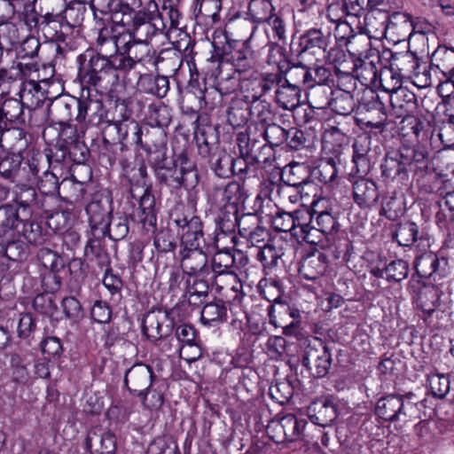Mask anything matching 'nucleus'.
Here are the masks:
<instances>
[{
  "instance_id": "c756f323",
  "label": "nucleus",
  "mask_w": 454,
  "mask_h": 454,
  "mask_svg": "<svg viewBox=\"0 0 454 454\" xmlns=\"http://www.w3.org/2000/svg\"><path fill=\"white\" fill-rule=\"evenodd\" d=\"M414 267L421 278H428L438 273L440 260L434 253L430 251V248L417 249Z\"/></svg>"
},
{
  "instance_id": "4d7b16f0",
  "label": "nucleus",
  "mask_w": 454,
  "mask_h": 454,
  "mask_svg": "<svg viewBox=\"0 0 454 454\" xmlns=\"http://www.w3.org/2000/svg\"><path fill=\"white\" fill-rule=\"evenodd\" d=\"M74 110L77 111L75 120L82 122L86 120L87 116L101 112L103 105L98 100H92L90 98L74 99Z\"/></svg>"
},
{
  "instance_id": "13d9d810",
  "label": "nucleus",
  "mask_w": 454,
  "mask_h": 454,
  "mask_svg": "<svg viewBox=\"0 0 454 454\" xmlns=\"http://www.w3.org/2000/svg\"><path fill=\"white\" fill-rule=\"evenodd\" d=\"M137 395L140 397L144 407L149 410H158L164 403V395L155 383L144 390H139Z\"/></svg>"
},
{
  "instance_id": "7ed1b4c3",
  "label": "nucleus",
  "mask_w": 454,
  "mask_h": 454,
  "mask_svg": "<svg viewBox=\"0 0 454 454\" xmlns=\"http://www.w3.org/2000/svg\"><path fill=\"white\" fill-rule=\"evenodd\" d=\"M157 180L170 188H194L199 183L196 164L183 151L171 161L163 160L155 168Z\"/></svg>"
},
{
  "instance_id": "49530a36",
  "label": "nucleus",
  "mask_w": 454,
  "mask_h": 454,
  "mask_svg": "<svg viewBox=\"0 0 454 454\" xmlns=\"http://www.w3.org/2000/svg\"><path fill=\"white\" fill-rule=\"evenodd\" d=\"M306 90H308L307 97L311 107L325 109L330 106L334 91L330 86L327 84H316Z\"/></svg>"
},
{
  "instance_id": "f03ea898",
  "label": "nucleus",
  "mask_w": 454,
  "mask_h": 454,
  "mask_svg": "<svg viewBox=\"0 0 454 454\" xmlns=\"http://www.w3.org/2000/svg\"><path fill=\"white\" fill-rule=\"evenodd\" d=\"M237 28L239 29L237 35L239 38L234 40L233 43H229L223 48L221 63L226 67L231 66V71L242 75L251 72L256 65L254 51L249 45L256 26L251 21L244 20L238 23Z\"/></svg>"
},
{
  "instance_id": "774afa93",
  "label": "nucleus",
  "mask_w": 454,
  "mask_h": 454,
  "mask_svg": "<svg viewBox=\"0 0 454 454\" xmlns=\"http://www.w3.org/2000/svg\"><path fill=\"white\" fill-rule=\"evenodd\" d=\"M102 232H108L113 240L123 239L129 233L128 221L126 218L119 217L107 221V225L101 228Z\"/></svg>"
},
{
  "instance_id": "864d4df0",
  "label": "nucleus",
  "mask_w": 454,
  "mask_h": 454,
  "mask_svg": "<svg viewBox=\"0 0 454 454\" xmlns=\"http://www.w3.org/2000/svg\"><path fill=\"white\" fill-rule=\"evenodd\" d=\"M354 99L350 91L347 90H335L333 91L330 107L340 115H348L354 109Z\"/></svg>"
},
{
  "instance_id": "680f3d73",
  "label": "nucleus",
  "mask_w": 454,
  "mask_h": 454,
  "mask_svg": "<svg viewBox=\"0 0 454 454\" xmlns=\"http://www.w3.org/2000/svg\"><path fill=\"white\" fill-rule=\"evenodd\" d=\"M427 387L433 396L443 398L450 391V380L444 374L431 373L427 376Z\"/></svg>"
},
{
  "instance_id": "603ef678",
  "label": "nucleus",
  "mask_w": 454,
  "mask_h": 454,
  "mask_svg": "<svg viewBox=\"0 0 454 454\" xmlns=\"http://www.w3.org/2000/svg\"><path fill=\"white\" fill-rule=\"evenodd\" d=\"M86 444L88 449L94 450L98 454H112L115 450L114 435L108 432L101 435L90 433L86 439Z\"/></svg>"
},
{
  "instance_id": "473e14b6",
  "label": "nucleus",
  "mask_w": 454,
  "mask_h": 454,
  "mask_svg": "<svg viewBox=\"0 0 454 454\" xmlns=\"http://www.w3.org/2000/svg\"><path fill=\"white\" fill-rule=\"evenodd\" d=\"M301 90L295 85L285 81L276 89V103L285 110H294L300 106Z\"/></svg>"
},
{
  "instance_id": "4be33fe9",
  "label": "nucleus",
  "mask_w": 454,
  "mask_h": 454,
  "mask_svg": "<svg viewBox=\"0 0 454 454\" xmlns=\"http://www.w3.org/2000/svg\"><path fill=\"white\" fill-rule=\"evenodd\" d=\"M307 412L312 423L323 427L330 426L338 416L336 405L327 399L311 403Z\"/></svg>"
},
{
  "instance_id": "b1692460",
  "label": "nucleus",
  "mask_w": 454,
  "mask_h": 454,
  "mask_svg": "<svg viewBox=\"0 0 454 454\" xmlns=\"http://www.w3.org/2000/svg\"><path fill=\"white\" fill-rule=\"evenodd\" d=\"M353 198L360 207H372L379 199L376 184L366 178H360L353 184Z\"/></svg>"
},
{
  "instance_id": "7c9ffc66",
  "label": "nucleus",
  "mask_w": 454,
  "mask_h": 454,
  "mask_svg": "<svg viewBox=\"0 0 454 454\" xmlns=\"http://www.w3.org/2000/svg\"><path fill=\"white\" fill-rule=\"evenodd\" d=\"M176 336L179 342L183 345L179 348L180 357L187 353L188 349H193L194 354L192 356H186L185 360L192 362L196 361L200 356V349L195 343L196 331L191 325L184 324L179 325L176 330Z\"/></svg>"
},
{
  "instance_id": "69168bd1",
  "label": "nucleus",
  "mask_w": 454,
  "mask_h": 454,
  "mask_svg": "<svg viewBox=\"0 0 454 454\" xmlns=\"http://www.w3.org/2000/svg\"><path fill=\"white\" fill-rule=\"evenodd\" d=\"M153 246L160 253H168L176 247L175 234L169 229H161L154 236Z\"/></svg>"
},
{
  "instance_id": "ea45409f",
  "label": "nucleus",
  "mask_w": 454,
  "mask_h": 454,
  "mask_svg": "<svg viewBox=\"0 0 454 454\" xmlns=\"http://www.w3.org/2000/svg\"><path fill=\"white\" fill-rule=\"evenodd\" d=\"M226 119L234 129L244 126L249 119L247 103L239 97L232 98L226 110Z\"/></svg>"
},
{
  "instance_id": "6e6552de",
  "label": "nucleus",
  "mask_w": 454,
  "mask_h": 454,
  "mask_svg": "<svg viewBox=\"0 0 454 454\" xmlns=\"http://www.w3.org/2000/svg\"><path fill=\"white\" fill-rule=\"evenodd\" d=\"M113 43L115 51L127 53L135 65L150 62L155 55L150 43L135 40L129 33H118L113 38Z\"/></svg>"
},
{
  "instance_id": "cd10ccee",
  "label": "nucleus",
  "mask_w": 454,
  "mask_h": 454,
  "mask_svg": "<svg viewBox=\"0 0 454 454\" xmlns=\"http://www.w3.org/2000/svg\"><path fill=\"white\" fill-rule=\"evenodd\" d=\"M155 200L148 188H145L139 199L137 219L143 228L149 231L156 226L157 217L155 214Z\"/></svg>"
},
{
  "instance_id": "f257e3e1",
  "label": "nucleus",
  "mask_w": 454,
  "mask_h": 454,
  "mask_svg": "<svg viewBox=\"0 0 454 454\" xmlns=\"http://www.w3.org/2000/svg\"><path fill=\"white\" fill-rule=\"evenodd\" d=\"M328 200L325 198L312 202V215L316 228L313 231H318L324 236L317 243L323 249L329 250L335 259H342L348 262L352 248L351 242L346 238L338 235L339 223L336 218L327 208Z\"/></svg>"
},
{
  "instance_id": "f8f14e48",
  "label": "nucleus",
  "mask_w": 454,
  "mask_h": 454,
  "mask_svg": "<svg viewBox=\"0 0 454 454\" xmlns=\"http://www.w3.org/2000/svg\"><path fill=\"white\" fill-rule=\"evenodd\" d=\"M142 329L146 338L154 342L171 334L173 322L166 311H150L144 318Z\"/></svg>"
},
{
  "instance_id": "0e129e2a",
  "label": "nucleus",
  "mask_w": 454,
  "mask_h": 454,
  "mask_svg": "<svg viewBox=\"0 0 454 454\" xmlns=\"http://www.w3.org/2000/svg\"><path fill=\"white\" fill-rule=\"evenodd\" d=\"M221 9V0H200L195 7V12H197V17L211 19L213 22H215L219 20Z\"/></svg>"
},
{
  "instance_id": "052dcab7",
  "label": "nucleus",
  "mask_w": 454,
  "mask_h": 454,
  "mask_svg": "<svg viewBox=\"0 0 454 454\" xmlns=\"http://www.w3.org/2000/svg\"><path fill=\"white\" fill-rule=\"evenodd\" d=\"M108 59L109 71L111 77L114 80L118 79V71L128 72L131 70L135 64L127 53L120 52L116 51L114 55H111Z\"/></svg>"
},
{
  "instance_id": "0eeeda50",
  "label": "nucleus",
  "mask_w": 454,
  "mask_h": 454,
  "mask_svg": "<svg viewBox=\"0 0 454 454\" xmlns=\"http://www.w3.org/2000/svg\"><path fill=\"white\" fill-rule=\"evenodd\" d=\"M238 145L241 156L247 161L256 163L265 168L274 160L273 148L262 138L257 139L251 134L240 133L238 136Z\"/></svg>"
},
{
  "instance_id": "a211bd4d",
  "label": "nucleus",
  "mask_w": 454,
  "mask_h": 454,
  "mask_svg": "<svg viewBox=\"0 0 454 454\" xmlns=\"http://www.w3.org/2000/svg\"><path fill=\"white\" fill-rule=\"evenodd\" d=\"M154 376L152 368L144 364H137L130 367L125 374L124 383L130 392L139 394L153 384Z\"/></svg>"
},
{
  "instance_id": "9b49d317",
  "label": "nucleus",
  "mask_w": 454,
  "mask_h": 454,
  "mask_svg": "<svg viewBox=\"0 0 454 454\" xmlns=\"http://www.w3.org/2000/svg\"><path fill=\"white\" fill-rule=\"evenodd\" d=\"M174 223L181 236V248H198L204 243L203 223L197 215H177Z\"/></svg>"
},
{
  "instance_id": "6e6d98bb",
  "label": "nucleus",
  "mask_w": 454,
  "mask_h": 454,
  "mask_svg": "<svg viewBox=\"0 0 454 454\" xmlns=\"http://www.w3.org/2000/svg\"><path fill=\"white\" fill-rule=\"evenodd\" d=\"M224 95L213 84L205 86L203 90H199L197 98L200 99V105L207 110H214L223 105Z\"/></svg>"
},
{
  "instance_id": "9d476101",
  "label": "nucleus",
  "mask_w": 454,
  "mask_h": 454,
  "mask_svg": "<svg viewBox=\"0 0 454 454\" xmlns=\"http://www.w3.org/2000/svg\"><path fill=\"white\" fill-rule=\"evenodd\" d=\"M414 409L411 402H405L400 395H389L378 401L376 414L387 421H405L411 417Z\"/></svg>"
},
{
  "instance_id": "72a5a7b5",
  "label": "nucleus",
  "mask_w": 454,
  "mask_h": 454,
  "mask_svg": "<svg viewBox=\"0 0 454 454\" xmlns=\"http://www.w3.org/2000/svg\"><path fill=\"white\" fill-rule=\"evenodd\" d=\"M214 199L219 206H231L233 209L232 215H236L235 206L241 201L242 188L238 182H230L223 188L218 187L215 190Z\"/></svg>"
},
{
  "instance_id": "37998d69",
  "label": "nucleus",
  "mask_w": 454,
  "mask_h": 454,
  "mask_svg": "<svg viewBox=\"0 0 454 454\" xmlns=\"http://www.w3.org/2000/svg\"><path fill=\"white\" fill-rule=\"evenodd\" d=\"M139 86L145 93L162 98L169 90V82L168 77L164 75L146 74L140 77Z\"/></svg>"
},
{
  "instance_id": "bf43d9fd",
  "label": "nucleus",
  "mask_w": 454,
  "mask_h": 454,
  "mask_svg": "<svg viewBox=\"0 0 454 454\" xmlns=\"http://www.w3.org/2000/svg\"><path fill=\"white\" fill-rule=\"evenodd\" d=\"M379 271V274L374 272L375 276L382 278L383 272H385L387 281L400 282L407 278L409 264L403 260H395L388 263L383 270Z\"/></svg>"
},
{
  "instance_id": "aec40b11",
  "label": "nucleus",
  "mask_w": 454,
  "mask_h": 454,
  "mask_svg": "<svg viewBox=\"0 0 454 454\" xmlns=\"http://www.w3.org/2000/svg\"><path fill=\"white\" fill-rule=\"evenodd\" d=\"M130 131L133 133L134 143L140 145L148 153L159 152L165 146V135L160 129H146L144 134L137 122L130 121Z\"/></svg>"
},
{
  "instance_id": "4468645a",
  "label": "nucleus",
  "mask_w": 454,
  "mask_h": 454,
  "mask_svg": "<svg viewBox=\"0 0 454 454\" xmlns=\"http://www.w3.org/2000/svg\"><path fill=\"white\" fill-rule=\"evenodd\" d=\"M0 214L3 216L2 223H1V231L3 239H6L7 237H10V242H14L13 239V231L16 230L20 224L23 223V232L24 236L29 242H35V238H32L31 234L27 233V226L29 225L30 228L33 227V224L27 223L29 218H25L23 216V212L12 205H6L0 208Z\"/></svg>"
},
{
  "instance_id": "dca6fc26",
  "label": "nucleus",
  "mask_w": 454,
  "mask_h": 454,
  "mask_svg": "<svg viewBox=\"0 0 454 454\" xmlns=\"http://www.w3.org/2000/svg\"><path fill=\"white\" fill-rule=\"evenodd\" d=\"M302 364L311 372L313 376L325 377L328 374L332 364V356L328 348L322 346L317 349L309 347L302 358Z\"/></svg>"
},
{
  "instance_id": "39448f33",
  "label": "nucleus",
  "mask_w": 454,
  "mask_h": 454,
  "mask_svg": "<svg viewBox=\"0 0 454 454\" xmlns=\"http://www.w3.org/2000/svg\"><path fill=\"white\" fill-rule=\"evenodd\" d=\"M78 78L82 84L99 86L112 79L108 59L94 51H86L77 58Z\"/></svg>"
},
{
  "instance_id": "5701e85b",
  "label": "nucleus",
  "mask_w": 454,
  "mask_h": 454,
  "mask_svg": "<svg viewBox=\"0 0 454 454\" xmlns=\"http://www.w3.org/2000/svg\"><path fill=\"white\" fill-rule=\"evenodd\" d=\"M26 106L20 99L8 98L0 107V130H8L9 124H23L26 121L24 107Z\"/></svg>"
},
{
  "instance_id": "c9c22d12",
  "label": "nucleus",
  "mask_w": 454,
  "mask_h": 454,
  "mask_svg": "<svg viewBox=\"0 0 454 454\" xmlns=\"http://www.w3.org/2000/svg\"><path fill=\"white\" fill-rule=\"evenodd\" d=\"M346 46L349 54V58L355 60H361L367 59L372 51H377L372 48L371 38L363 33L358 35H352L348 37Z\"/></svg>"
},
{
  "instance_id": "e2e57ef3",
  "label": "nucleus",
  "mask_w": 454,
  "mask_h": 454,
  "mask_svg": "<svg viewBox=\"0 0 454 454\" xmlns=\"http://www.w3.org/2000/svg\"><path fill=\"white\" fill-rule=\"evenodd\" d=\"M283 254L281 248H277L270 244H263L257 253V258L264 268H273L278 265Z\"/></svg>"
},
{
  "instance_id": "bb28decb",
  "label": "nucleus",
  "mask_w": 454,
  "mask_h": 454,
  "mask_svg": "<svg viewBox=\"0 0 454 454\" xmlns=\"http://www.w3.org/2000/svg\"><path fill=\"white\" fill-rule=\"evenodd\" d=\"M294 217V229L292 230V235L296 239H301L307 243H317L312 239L313 231L316 228L313 221L312 212L307 210H296L292 213Z\"/></svg>"
},
{
  "instance_id": "09e8293b",
  "label": "nucleus",
  "mask_w": 454,
  "mask_h": 454,
  "mask_svg": "<svg viewBox=\"0 0 454 454\" xmlns=\"http://www.w3.org/2000/svg\"><path fill=\"white\" fill-rule=\"evenodd\" d=\"M201 322L205 325H216L227 319V308L222 301L207 303L201 310Z\"/></svg>"
},
{
  "instance_id": "2f4dec72",
  "label": "nucleus",
  "mask_w": 454,
  "mask_h": 454,
  "mask_svg": "<svg viewBox=\"0 0 454 454\" xmlns=\"http://www.w3.org/2000/svg\"><path fill=\"white\" fill-rule=\"evenodd\" d=\"M274 301L275 304L270 305L269 308L270 323L276 327H281L283 333L286 335L294 334L297 323L292 320L289 324H284L285 317H294L290 308L285 303L278 302V298H275Z\"/></svg>"
},
{
  "instance_id": "338daca9",
  "label": "nucleus",
  "mask_w": 454,
  "mask_h": 454,
  "mask_svg": "<svg viewBox=\"0 0 454 454\" xmlns=\"http://www.w3.org/2000/svg\"><path fill=\"white\" fill-rule=\"evenodd\" d=\"M301 45L304 50L318 48L325 51L327 46V36L320 29L312 28L301 37Z\"/></svg>"
},
{
  "instance_id": "3c124183",
  "label": "nucleus",
  "mask_w": 454,
  "mask_h": 454,
  "mask_svg": "<svg viewBox=\"0 0 454 454\" xmlns=\"http://www.w3.org/2000/svg\"><path fill=\"white\" fill-rule=\"evenodd\" d=\"M380 168L382 176L386 178H400L401 180H406L408 178V173L404 164H403L401 153L395 156L387 155Z\"/></svg>"
},
{
  "instance_id": "a878e982",
  "label": "nucleus",
  "mask_w": 454,
  "mask_h": 454,
  "mask_svg": "<svg viewBox=\"0 0 454 454\" xmlns=\"http://www.w3.org/2000/svg\"><path fill=\"white\" fill-rule=\"evenodd\" d=\"M392 114L404 120L411 116L416 106V96L407 89H399L396 93L390 95Z\"/></svg>"
},
{
  "instance_id": "412c9836",
  "label": "nucleus",
  "mask_w": 454,
  "mask_h": 454,
  "mask_svg": "<svg viewBox=\"0 0 454 454\" xmlns=\"http://www.w3.org/2000/svg\"><path fill=\"white\" fill-rule=\"evenodd\" d=\"M403 164L407 173L423 176L428 168V152L422 146L407 147L401 150Z\"/></svg>"
},
{
  "instance_id": "393cba45",
  "label": "nucleus",
  "mask_w": 454,
  "mask_h": 454,
  "mask_svg": "<svg viewBox=\"0 0 454 454\" xmlns=\"http://www.w3.org/2000/svg\"><path fill=\"white\" fill-rule=\"evenodd\" d=\"M327 266V256L324 253H313L302 260L299 272L305 279L316 280L325 274Z\"/></svg>"
},
{
  "instance_id": "a18cd8bd",
  "label": "nucleus",
  "mask_w": 454,
  "mask_h": 454,
  "mask_svg": "<svg viewBox=\"0 0 454 454\" xmlns=\"http://www.w3.org/2000/svg\"><path fill=\"white\" fill-rule=\"evenodd\" d=\"M431 63L442 75L454 74V49L439 46L432 54Z\"/></svg>"
},
{
  "instance_id": "5fc2aeb1",
  "label": "nucleus",
  "mask_w": 454,
  "mask_h": 454,
  "mask_svg": "<svg viewBox=\"0 0 454 454\" xmlns=\"http://www.w3.org/2000/svg\"><path fill=\"white\" fill-rule=\"evenodd\" d=\"M270 0H251L248 4L247 15L253 23L265 22L274 13Z\"/></svg>"
},
{
  "instance_id": "2eb2a0df",
  "label": "nucleus",
  "mask_w": 454,
  "mask_h": 454,
  "mask_svg": "<svg viewBox=\"0 0 454 454\" xmlns=\"http://www.w3.org/2000/svg\"><path fill=\"white\" fill-rule=\"evenodd\" d=\"M394 237L400 246L409 247L414 244L415 250L420 248L427 250L431 247L429 235L425 231L419 232V226L413 222L399 223Z\"/></svg>"
},
{
  "instance_id": "6ab92c4d",
  "label": "nucleus",
  "mask_w": 454,
  "mask_h": 454,
  "mask_svg": "<svg viewBox=\"0 0 454 454\" xmlns=\"http://www.w3.org/2000/svg\"><path fill=\"white\" fill-rule=\"evenodd\" d=\"M180 257L183 273L189 276H201L207 270V256L201 247L181 248Z\"/></svg>"
},
{
  "instance_id": "f3484780",
  "label": "nucleus",
  "mask_w": 454,
  "mask_h": 454,
  "mask_svg": "<svg viewBox=\"0 0 454 454\" xmlns=\"http://www.w3.org/2000/svg\"><path fill=\"white\" fill-rule=\"evenodd\" d=\"M380 56L379 51H372L367 59L354 61V72L357 79L366 86L377 88L379 82Z\"/></svg>"
},
{
  "instance_id": "1a4fd4ad",
  "label": "nucleus",
  "mask_w": 454,
  "mask_h": 454,
  "mask_svg": "<svg viewBox=\"0 0 454 454\" xmlns=\"http://www.w3.org/2000/svg\"><path fill=\"white\" fill-rule=\"evenodd\" d=\"M307 421L303 419H299L293 414H287L282 417L277 423L270 427V430L277 433L271 438L277 443L284 442L305 441L309 442L310 439L305 433Z\"/></svg>"
},
{
  "instance_id": "4c0bfd02",
  "label": "nucleus",
  "mask_w": 454,
  "mask_h": 454,
  "mask_svg": "<svg viewBox=\"0 0 454 454\" xmlns=\"http://www.w3.org/2000/svg\"><path fill=\"white\" fill-rule=\"evenodd\" d=\"M353 163L356 168V174L366 175L371 168L368 159L370 138L366 136L359 137L353 145Z\"/></svg>"
},
{
  "instance_id": "f704fd0d",
  "label": "nucleus",
  "mask_w": 454,
  "mask_h": 454,
  "mask_svg": "<svg viewBox=\"0 0 454 454\" xmlns=\"http://www.w3.org/2000/svg\"><path fill=\"white\" fill-rule=\"evenodd\" d=\"M326 61L334 67L335 72L353 81L354 60L344 50L339 47L331 48L325 56Z\"/></svg>"
},
{
  "instance_id": "423d86ee",
  "label": "nucleus",
  "mask_w": 454,
  "mask_h": 454,
  "mask_svg": "<svg viewBox=\"0 0 454 454\" xmlns=\"http://www.w3.org/2000/svg\"><path fill=\"white\" fill-rule=\"evenodd\" d=\"M223 231L239 228V234L246 239L248 247H261L269 237L268 231L259 225L258 218L254 215H244L240 218L233 215V219L222 220L220 223Z\"/></svg>"
},
{
  "instance_id": "de8ad7c7",
  "label": "nucleus",
  "mask_w": 454,
  "mask_h": 454,
  "mask_svg": "<svg viewBox=\"0 0 454 454\" xmlns=\"http://www.w3.org/2000/svg\"><path fill=\"white\" fill-rule=\"evenodd\" d=\"M86 213L92 229H100L107 225L111 211L106 204L100 200H92L86 207Z\"/></svg>"
},
{
  "instance_id": "58836bf2",
  "label": "nucleus",
  "mask_w": 454,
  "mask_h": 454,
  "mask_svg": "<svg viewBox=\"0 0 454 454\" xmlns=\"http://www.w3.org/2000/svg\"><path fill=\"white\" fill-rule=\"evenodd\" d=\"M390 63L403 79L413 78L417 70L421 68L418 58L410 51L392 55Z\"/></svg>"
},
{
  "instance_id": "c03bdc74",
  "label": "nucleus",
  "mask_w": 454,
  "mask_h": 454,
  "mask_svg": "<svg viewBox=\"0 0 454 454\" xmlns=\"http://www.w3.org/2000/svg\"><path fill=\"white\" fill-rule=\"evenodd\" d=\"M215 159H211L212 168L219 177H229L236 173V166L241 163V160H234L228 153L223 150L218 151L214 154Z\"/></svg>"
},
{
  "instance_id": "c85d7f7f",
  "label": "nucleus",
  "mask_w": 454,
  "mask_h": 454,
  "mask_svg": "<svg viewBox=\"0 0 454 454\" xmlns=\"http://www.w3.org/2000/svg\"><path fill=\"white\" fill-rule=\"evenodd\" d=\"M20 98L29 111L39 107L48 98L45 90L42 88L38 82L34 80L22 82Z\"/></svg>"
},
{
  "instance_id": "ddd939ff",
  "label": "nucleus",
  "mask_w": 454,
  "mask_h": 454,
  "mask_svg": "<svg viewBox=\"0 0 454 454\" xmlns=\"http://www.w3.org/2000/svg\"><path fill=\"white\" fill-rule=\"evenodd\" d=\"M212 289L227 302L239 303L244 296L243 285L236 273L212 277Z\"/></svg>"
},
{
  "instance_id": "e433bc0d",
  "label": "nucleus",
  "mask_w": 454,
  "mask_h": 454,
  "mask_svg": "<svg viewBox=\"0 0 454 454\" xmlns=\"http://www.w3.org/2000/svg\"><path fill=\"white\" fill-rule=\"evenodd\" d=\"M241 82L239 74L229 70L224 64L220 63L219 72L215 78V85L224 96L240 89Z\"/></svg>"
},
{
  "instance_id": "a19ab883",
  "label": "nucleus",
  "mask_w": 454,
  "mask_h": 454,
  "mask_svg": "<svg viewBox=\"0 0 454 454\" xmlns=\"http://www.w3.org/2000/svg\"><path fill=\"white\" fill-rule=\"evenodd\" d=\"M379 82L377 88H381L384 91L390 93H396L402 87L403 78L400 75V72L390 64L389 67H380Z\"/></svg>"
},
{
  "instance_id": "8fccbe9b",
  "label": "nucleus",
  "mask_w": 454,
  "mask_h": 454,
  "mask_svg": "<svg viewBox=\"0 0 454 454\" xmlns=\"http://www.w3.org/2000/svg\"><path fill=\"white\" fill-rule=\"evenodd\" d=\"M283 77L286 82L297 86L299 89L303 90L311 87V74L309 72V67L304 65H288L286 70L283 72Z\"/></svg>"
},
{
  "instance_id": "20e7f679",
  "label": "nucleus",
  "mask_w": 454,
  "mask_h": 454,
  "mask_svg": "<svg viewBox=\"0 0 454 454\" xmlns=\"http://www.w3.org/2000/svg\"><path fill=\"white\" fill-rule=\"evenodd\" d=\"M130 19V27L121 33H129L135 40L141 42L150 43L153 37L161 34L166 27L155 0H149L145 10L137 11Z\"/></svg>"
},
{
  "instance_id": "79ce46f5",
  "label": "nucleus",
  "mask_w": 454,
  "mask_h": 454,
  "mask_svg": "<svg viewBox=\"0 0 454 454\" xmlns=\"http://www.w3.org/2000/svg\"><path fill=\"white\" fill-rule=\"evenodd\" d=\"M237 257L230 249L219 250L213 255L210 262L213 277L227 273H235L233 268Z\"/></svg>"
}]
</instances>
